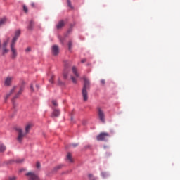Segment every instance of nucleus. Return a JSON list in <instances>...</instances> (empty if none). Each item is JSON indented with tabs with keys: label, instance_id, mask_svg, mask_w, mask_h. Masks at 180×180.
Listing matches in <instances>:
<instances>
[{
	"label": "nucleus",
	"instance_id": "obj_1",
	"mask_svg": "<svg viewBox=\"0 0 180 180\" xmlns=\"http://www.w3.org/2000/svg\"><path fill=\"white\" fill-rule=\"evenodd\" d=\"M32 126L33 125L32 124H27L25 126V132H23V129H22V128L20 127L15 129L18 133L17 141H18V143H22V141H23V139H25V136H26V134H28V133L30 131V129H32Z\"/></svg>",
	"mask_w": 180,
	"mask_h": 180
},
{
	"label": "nucleus",
	"instance_id": "obj_2",
	"mask_svg": "<svg viewBox=\"0 0 180 180\" xmlns=\"http://www.w3.org/2000/svg\"><path fill=\"white\" fill-rule=\"evenodd\" d=\"M83 80L84 85L82 90V95L84 101L86 102V101H88V91H89V89L91 88V82H89V79L86 78V77H84Z\"/></svg>",
	"mask_w": 180,
	"mask_h": 180
},
{
	"label": "nucleus",
	"instance_id": "obj_3",
	"mask_svg": "<svg viewBox=\"0 0 180 180\" xmlns=\"http://www.w3.org/2000/svg\"><path fill=\"white\" fill-rule=\"evenodd\" d=\"M110 135L106 132H102L99 135L97 136L96 139L98 141H106L108 139H109Z\"/></svg>",
	"mask_w": 180,
	"mask_h": 180
},
{
	"label": "nucleus",
	"instance_id": "obj_4",
	"mask_svg": "<svg viewBox=\"0 0 180 180\" xmlns=\"http://www.w3.org/2000/svg\"><path fill=\"white\" fill-rule=\"evenodd\" d=\"M15 46H16V44L11 43L10 48L11 50V58L13 60H15L16 57H18V51L16 50V48H15Z\"/></svg>",
	"mask_w": 180,
	"mask_h": 180
},
{
	"label": "nucleus",
	"instance_id": "obj_5",
	"mask_svg": "<svg viewBox=\"0 0 180 180\" xmlns=\"http://www.w3.org/2000/svg\"><path fill=\"white\" fill-rule=\"evenodd\" d=\"M25 175L27 178V180H40V177H39V176L34 172H27Z\"/></svg>",
	"mask_w": 180,
	"mask_h": 180
},
{
	"label": "nucleus",
	"instance_id": "obj_6",
	"mask_svg": "<svg viewBox=\"0 0 180 180\" xmlns=\"http://www.w3.org/2000/svg\"><path fill=\"white\" fill-rule=\"evenodd\" d=\"M24 90H25V87L21 86L19 91L17 92V94H15V95L14 96L13 98L12 99L13 108H16V103H15V99H18V98H19V96L22 95Z\"/></svg>",
	"mask_w": 180,
	"mask_h": 180
},
{
	"label": "nucleus",
	"instance_id": "obj_7",
	"mask_svg": "<svg viewBox=\"0 0 180 180\" xmlns=\"http://www.w3.org/2000/svg\"><path fill=\"white\" fill-rule=\"evenodd\" d=\"M97 110L98 119L102 122V123H105V111H103V110L100 107H98Z\"/></svg>",
	"mask_w": 180,
	"mask_h": 180
},
{
	"label": "nucleus",
	"instance_id": "obj_8",
	"mask_svg": "<svg viewBox=\"0 0 180 180\" xmlns=\"http://www.w3.org/2000/svg\"><path fill=\"white\" fill-rule=\"evenodd\" d=\"M12 81H13V77L8 76L4 79V86H11L12 85Z\"/></svg>",
	"mask_w": 180,
	"mask_h": 180
},
{
	"label": "nucleus",
	"instance_id": "obj_9",
	"mask_svg": "<svg viewBox=\"0 0 180 180\" xmlns=\"http://www.w3.org/2000/svg\"><path fill=\"white\" fill-rule=\"evenodd\" d=\"M19 36H20V30H18L15 32V36L13 38L11 43L16 44V41H18V39H19Z\"/></svg>",
	"mask_w": 180,
	"mask_h": 180
},
{
	"label": "nucleus",
	"instance_id": "obj_10",
	"mask_svg": "<svg viewBox=\"0 0 180 180\" xmlns=\"http://www.w3.org/2000/svg\"><path fill=\"white\" fill-rule=\"evenodd\" d=\"M58 53H60V49L58 48V46L53 45L52 46V54L53 56H58Z\"/></svg>",
	"mask_w": 180,
	"mask_h": 180
},
{
	"label": "nucleus",
	"instance_id": "obj_11",
	"mask_svg": "<svg viewBox=\"0 0 180 180\" xmlns=\"http://www.w3.org/2000/svg\"><path fill=\"white\" fill-rule=\"evenodd\" d=\"M53 111L51 113V117H58V116H60V110H58V108H53Z\"/></svg>",
	"mask_w": 180,
	"mask_h": 180
},
{
	"label": "nucleus",
	"instance_id": "obj_12",
	"mask_svg": "<svg viewBox=\"0 0 180 180\" xmlns=\"http://www.w3.org/2000/svg\"><path fill=\"white\" fill-rule=\"evenodd\" d=\"M18 88V86H14L11 89V91H9V93H8L6 94V98H9V96L11 95H12V94H15V92L16 91V89Z\"/></svg>",
	"mask_w": 180,
	"mask_h": 180
},
{
	"label": "nucleus",
	"instance_id": "obj_13",
	"mask_svg": "<svg viewBox=\"0 0 180 180\" xmlns=\"http://www.w3.org/2000/svg\"><path fill=\"white\" fill-rule=\"evenodd\" d=\"M64 20H60L58 22V25H56L57 29L60 30V29H63V27H64Z\"/></svg>",
	"mask_w": 180,
	"mask_h": 180
},
{
	"label": "nucleus",
	"instance_id": "obj_14",
	"mask_svg": "<svg viewBox=\"0 0 180 180\" xmlns=\"http://www.w3.org/2000/svg\"><path fill=\"white\" fill-rule=\"evenodd\" d=\"M33 27H34V22H33V20H31L30 22L27 29L28 30H33Z\"/></svg>",
	"mask_w": 180,
	"mask_h": 180
},
{
	"label": "nucleus",
	"instance_id": "obj_15",
	"mask_svg": "<svg viewBox=\"0 0 180 180\" xmlns=\"http://www.w3.org/2000/svg\"><path fill=\"white\" fill-rule=\"evenodd\" d=\"M72 72L73 74H75V77H77V78L79 77V74H78V72L77 71V68L73 67L72 68Z\"/></svg>",
	"mask_w": 180,
	"mask_h": 180
},
{
	"label": "nucleus",
	"instance_id": "obj_16",
	"mask_svg": "<svg viewBox=\"0 0 180 180\" xmlns=\"http://www.w3.org/2000/svg\"><path fill=\"white\" fill-rule=\"evenodd\" d=\"M6 150V146L4 143H0V153H4Z\"/></svg>",
	"mask_w": 180,
	"mask_h": 180
},
{
	"label": "nucleus",
	"instance_id": "obj_17",
	"mask_svg": "<svg viewBox=\"0 0 180 180\" xmlns=\"http://www.w3.org/2000/svg\"><path fill=\"white\" fill-rule=\"evenodd\" d=\"M6 20H7V19L6 18V17L0 18V26L5 25V23H6Z\"/></svg>",
	"mask_w": 180,
	"mask_h": 180
},
{
	"label": "nucleus",
	"instance_id": "obj_18",
	"mask_svg": "<svg viewBox=\"0 0 180 180\" xmlns=\"http://www.w3.org/2000/svg\"><path fill=\"white\" fill-rule=\"evenodd\" d=\"M68 70H67V66H65V69L64 70V72H63L64 78H68Z\"/></svg>",
	"mask_w": 180,
	"mask_h": 180
},
{
	"label": "nucleus",
	"instance_id": "obj_19",
	"mask_svg": "<svg viewBox=\"0 0 180 180\" xmlns=\"http://www.w3.org/2000/svg\"><path fill=\"white\" fill-rule=\"evenodd\" d=\"M9 52V49L6 48H3L2 49V54L3 56H5V54L8 53Z\"/></svg>",
	"mask_w": 180,
	"mask_h": 180
},
{
	"label": "nucleus",
	"instance_id": "obj_20",
	"mask_svg": "<svg viewBox=\"0 0 180 180\" xmlns=\"http://www.w3.org/2000/svg\"><path fill=\"white\" fill-rule=\"evenodd\" d=\"M67 159L68 160L69 162H72V158L71 156V153H68Z\"/></svg>",
	"mask_w": 180,
	"mask_h": 180
},
{
	"label": "nucleus",
	"instance_id": "obj_21",
	"mask_svg": "<svg viewBox=\"0 0 180 180\" xmlns=\"http://www.w3.org/2000/svg\"><path fill=\"white\" fill-rule=\"evenodd\" d=\"M61 168H63V165H58L54 167V171H58V169H61Z\"/></svg>",
	"mask_w": 180,
	"mask_h": 180
},
{
	"label": "nucleus",
	"instance_id": "obj_22",
	"mask_svg": "<svg viewBox=\"0 0 180 180\" xmlns=\"http://www.w3.org/2000/svg\"><path fill=\"white\" fill-rule=\"evenodd\" d=\"M8 42H9V38H8L7 40L4 42V44H3V48H6V46H8Z\"/></svg>",
	"mask_w": 180,
	"mask_h": 180
},
{
	"label": "nucleus",
	"instance_id": "obj_23",
	"mask_svg": "<svg viewBox=\"0 0 180 180\" xmlns=\"http://www.w3.org/2000/svg\"><path fill=\"white\" fill-rule=\"evenodd\" d=\"M88 176H89L90 180H96V178L94 177V174H89L88 175Z\"/></svg>",
	"mask_w": 180,
	"mask_h": 180
},
{
	"label": "nucleus",
	"instance_id": "obj_24",
	"mask_svg": "<svg viewBox=\"0 0 180 180\" xmlns=\"http://www.w3.org/2000/svg\"><path fill=\"white\" fill-rule=\"evenodd\" d=\"M22 8H23V11H24V12H25V13H27V12H29V9L27 8V6H26V5H23Z\"/></svg>",
	"mask_w": 180,
	"mask_h": 180
},
{
	"label": "nucleus",
	"instance_id": "obj_25",
	"mask_svg": "<svg viewBox=\"0 0 180 180\" xmlns=\"http://www.w3.org/2000/svg\"><path fill=\"white\" fill-rule=\"evenodd\" d=\"M54 75H51V79H49V82L51 83V84H53L54 83Z\"/></svg>",
	"mask_w": 180,
	"mask_h": 180
},
{
	"label": "nucleus",
	"instance_id": "obj_26",
	"mask_svg": "<svg viewBox=\"0 0 180 180\" xmlns=\"http://www.w3.org/2000/svg\"><path fill=\"white\" fill-rule=\"evenodd\" d=\"M52 105H53L55 107L58 106V103H57V101L56 100L52 101Z\"/></svg>",
	"mask_w": 180,
	"mask_h": 180
},
{
	"label": "nucleus",
	"instance_id": "obj_27",
	"mask_svg": "<svg viewBox=\"0 0 180 180\" xmlns=\"http://www.w3.org/2000/svg\"><path fill=\"white\" fill-rule=\"evenodd\" d=\"M68 6L69 8H71V9H74V7L71 5V1L70 0H68Z\"/></svg>",
	"mask_w": 180,
	"mask_h": 180
},
{
	"label": "nucleus",
	"instance_id": "obj_28",
	"mask_svg": "<svg viewBox=\"0 0 180 180\" xmlns=\"http://www.w3.org/2000/svg\"><path fill=\"white\" fill-rule=\"evenodd\" d=\"M40 167H41L40 162H37L36 168H37V169H40Z\"/></svg>",
	"mask_w": 180,
	"mask_h": 180
},
{
	"label": "nucleus",
	"instance_id": "obj_29",
	"mask_svg": "<svg viewBox=\"0 0 180 180\" xmlns=\"http://www.w3.org/2000/svg\"><path fill=\"white\" fill-rule=\"evenodd\" d=\"M72 47V41H69V43H68V49H69V50H71Z\"/></svg>",
	"mask_w": 180,
	"mask_h": 180
},
{
	"label": "nucleus",
	"instance_id": "obj_30",
	"mask_svg": "<svg viewBox=\"0 0 180 180\" xmlns=\"http://www.w3.org/2000/svg\"><path fill=\"white\" fill-rule=\"evenodd\" d=\"M71 79H72L73 84H77V79H75V77H71Z\"/></svg>",
	"mask_w": 180,
	"mask_h": 180
},
{
	"label": "nucleus",
	"instance_id": "obj_31",
	"mask_svg": "<svg viewBox=\"0 0 180 180\" xmlns=\"http://www.w3.org/2000/svg\"><path fill=\"white\" fill-rule=\"evenodd\" d=\"M101 175L103 176V178H106V176H108V173L106 172H102Z\"/></svg>",
	"mask_w": 180,
	"mask_h": 180
},
{
	"label": "nucleus",
	"instance_id": "obj_32",
	"mask_svg": "<svg viewBox=\"0 0 180 180\" xmlns=\"http://www.w3.org/2000/svg\"><path fill=\"white\" fill-rule=\"evenodd\" d=\"M8 180H16V176H12L8 177Z\"/></svg>",
	"mask_w": 180,
	"mask_h": 180
},
{
	"label": "nucleus",
	"instance_id": "obj_33",
	"mask_svg": "<svg viewBox=\"0 0 180 180\" xmlns=\"http://www.w3.org/2000/svg\"><path fill=\"white\" fill-rule=\"evenodd\" d=\"M25 51H26V53H29V52L32 51V49L30 47H28L25 49Z\"/></svg>",
	"mask_w": 180,
	"mask_h": 180
},
{
	"label": "nucleus",
	"instance_id": "obj_34",
	"mask_svg": "<svg viewBox=\"0 0 180 180\" xmlns=\"http://www.w3.org/2000/svg\"><path fill=\"white\" fill-rule=\"evenodd\" d=\"M30 90H31V92H34V89H33V84L30 85Z\"/></svg>",
	"mask_w": 180,
	"mask_h": 180
},
{
	"label": "nucleus",
	"instance_id": "obj_35",
	"mask_svg": "<svg viewBox=\"0 0 180 180\" xmlns=\"http://www.w3.org/2000/svg\"><path fill=\"white\" fill-rule=\"evenodd\" d=\"M59 39L60 43H64V39L61 38V37H59Z\"/></svg>",
	"mask_w": 180,
	"mask_h": 180
},
{
	"label": "nucleus",
	"instance_id": "obj_36",
	"mask_svg": "<svg viewBox=\"0 0 180 180\" xmlns=\"http://www.w3.org/2000/svg\"><path fill=\"white\" fill-rule=\"evenodd\" d=\"M101 85H105V79L101 80Z\"/></svg>",
	"mask_w": 180,
	"mask_h": 180
},
{
	"label": "nucleus",
	"instance_id": "obj_37",
	"mask_svg": "<svg viewBox=\"0 0 180 180\" xmlns=\"http://www.w3.org/2000/svg\"><path fill=\"white\" fill-rule=\"evenodd\" d=\"M72 147H78V143L72 144Z\"/></svg>",
	"mask_w": 180,
	"mask_h": 180
},
{
	"label": "nucleus",
	"instance_id": "obj_38",
	"mask_svg": "<svg viewBox=\"0 0 180 180\" xmlns=\"http://www.w3.org/2000/svg\"><path fill=\"white\" fill-rule=\"evenodd\" d=\"M17 162H23V160H17V161H16Z\"/></svg>",
	"mask_w": 180,
	"mask_h": 180
},
{
	"label": "nucleus",
	"instance_id": "obj_39",
	"mask_svg": "<svg viewBox=\"0 0 180 180\" xmlns=\"http://www.w3.org/2000/svg\"><path fill=\"white\" fill-rule=\"evenodd\" d=\"M86 59H82V60H81V63H86Z\"/></svg>",
	"mask_w": 180,
	"mask_h": 180
},
{
	"label": "nucleus",
	"instance_id": "obj_40",
	"mask_svg": "<svg viewBox=\"0 0 180 180\" xmlns=\"http://www.w3.org/2000/svg\"><path fill=\"white\" fill-rule=\"evenodd\" d=\"M91 148V145H87L85 146V148Z\"/></svg>",
	"mask_w": 180,
	"mask_h": 180
},
{
	"label": "nucleus",
	"instance_id": "obj_41",
	"mask_svg": "<svg viewBox=\"0 0 180 180\" xmlns=\"http://www.w3.org/2000/svg\"><path fill=\"white\" fill-rule=\"evenodd\" d=\"M31 6H32V8H34V6H34V3H32V4H31Z\"/></svg>",
	"mask_w": 180,
	"mask_h": 180
},
{
	"label": "nucleus",
	"instance_id": "obj_42",
	"mask_svg": "<svg viewBox=\"0 0 180 180\" xmlns=\"http://www.w3.org/2000/svg\"><path fill=\"white\" fill-rule=\"evenodd\" d=\"M58 84L59 85H63V82H61V81L58 80Z\"/></svg>",
	"mask_w": 180,
	"mask_h": 180
},
{
	"label": "nucleus",
	"instance_id": "obj_43",
	"mask_svg": "<svg viewBox=\"0 0 180 180\" xmlns=\"http://www.w3.org/2000/svg\"><path fill=\"white\" fill-rule=\"evenodd\" d=\"M36 86H37V88H39V85L37 84Z\"/></svg>",
	"mask_w": 180,
	"mask_h": 180
}]
</instances>
